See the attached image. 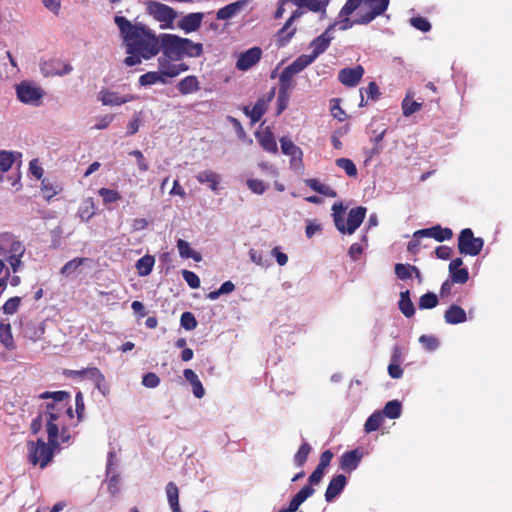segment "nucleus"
I'll return each mask as SVG.
<instances>
[{
	"label": "nucleus",
	"instance_id": "nucleus-1",
	"mask_svg": "<svg viewBox=\"0 0 512 512\" xmlns=\"http://www.w3.org/2000/svg\"><path fill=\"white\" fill-rule=\"evenodd\" d=\"M54 397V403L48 406L46 413V431L48 435V443L39 438L37 441H29L27 444L29 452V461L33 465H39L45 468L54 456V450L59 447V435L63 442H67L70 438L66 427L63 424V417L67 414L73 418V410L69 405L70 394L66 391L44 392L39 398L48 396Z\"/></svg>",
	"mask_w": 512,
	"mask_h": 512
},
{
	"label": "nucleus",
	"instance_id": "nucleus-2",
	"mask_svg": "<svg viewBox=\"0 0 512 512\" xmlns=\"http://www.w3.org/2000/svg\"><path fill=\"white\" fill-rule=\"evenodd\" d=\"M114 22L120 31L128 54L123 60L126 66L139 65L142 59H151L160 52L159 37L146 25L139 22L132 23L120 15L114 17Z\"/></svg>",
	"mask_w": 512,
	"mask_h": 512
},
{
	"label": "nucleus",
	"instance_id": "nucleus-3",
	"mask_svg": "<svg viewBox=\"0 0 512 512\" xmlns=\"http://www.w3.org/2000/svg\"><path fill=\"white\" fill-rule=\"evenodd\" d=\"M332 210L334 211L335 226L341 233L353 234L362 224L366 215L365 207L358 206L356 208H352L348 213L347 221L345 224L341 215V213L344 211L342 203H335L332 207Z\"/></svg>",
	"mask_w": 512,
	"mask_h": 512
},
{
	"label": "nucleus",
	"instance_id": "nucleus-4",
	"mask_svg": "<svg viewBox=\"0 0 512 512\" xmlns=\"http://www.w3.org/2000/svg\"><path fill=\"white\" fill-rule=\"evenodd\" d=\"M159 42L163 56L179 61L185 55V45L189 43V39L173 34H161Z\"/></svg>",
	"mask_w": 512,
	"mask_h": 512
},
{
	"label": "nucleus",
	"instance_id": "nucleus-5",
	"mask_svg": "<svg viewBox=\"0 0 512 512\" xmlns=\"http://www.w3.org/2000/svg\"><path fill=\"white\" fill-rule=\"evenodd\" d=\"M484 241L480 237H475L470 228L461 230L458 237V250L463 255L477 256L480 254Z\"/></svg>",
	"mask_w": 512,
	"mask_h": 512
},
{
	"label": "nucleus",
	"instance_id": "nucleus-6",
	"mask_svg": "<svg viewBox=\"0 0 512 512\" xmlns=\"http://www.w3.org/2000/svg\"><path fill=\"white\" fill-rule=\"evenodd\" d=\"M147 13L155 20L163 23L162 28L169 27L177 14L173 8L157 1H147L145 3Z\"/></svg>",
	"mask_w": 512,
	"mask_h": 512
},
{
	"label": "nucleus",
	"instance_id": "nucleus-7",
	"mask_svg": "<svg viewBox=\"0 0 512 512\" xmlns=\"http://www.w3.org/2000/svg\"><path fill=\"white\" fill-rule=\"evenodd\" d=\"M389 2L390 0H364V3L369 7V10L360 14L359 17L354 20V23L369 24L377 16L382 15L387 10Z\"/></svg>",
	"mask_w": 512,
	"mask_h": 512
},
{
	"label": "nucleus",
	"instance_id": "nucleus-8",
	"mask_svg": "<svg viewBox=\"0 0 512 512\" xmlns=\"http://www.w3.org/2000/svg\"><path fill=\"white\" fill-rule=\"evenodd\" d=\"M262 57V49L260 47H252L239 54L235 67L239 71H247L255 66Z\"/></svg>",
	"mask_w": 512,
	"mask_h": 512
},
{
	"label": "nucleus",
	"instance_id": "nucleus-9",
	"mask_svg": "<svg viewBox=\"0 0 512 512\" xmlns=\"http://www.w3.org/2000/svg\"><path fill=\"white\" fill-rule=\"evenodd\" d=\"M45 332L43 321L39 319L24 318L21 320V333L32 341L39 340Z\"/></svg>",
	"mask_w": 512,
	"mask_h": 512
},
{
	"label": "nucleus",
	"instance_id": "nucleus-10",
	"mask_svg": "<svg viewBox=\"0 0 512 512\" xmlns=\"http://www.w3.org/2000/svg\"><path fill=\"white\" fill-rule=\"evenodd\" d=\"M175 61L163 55L158 58L159 72L163 78H174L189 69L185 63H173Z\"/></svg>",
	"mask_w": 512,
	"mask_h": 512
},
{
	"label": "nucleus",
	"instance_id": "nucleus-11",
	"mask_svg": "<svg viewBox=\"0 0 512 512\" xmlns=\"http://www.w3.org/2000/svg\"><path fill=\"white\" fill-rule=\"evenodd\" d=\"M16 92L19 100L26 104H38L39 100L42 98L41 89L29 82L19 84Z\"/></svg>",
	"mask_w": 512,
	"mask_h": 512
},
{
	"label": "nucleus",
	"instance_id": "nucleus-12",
	"mask_svg": "<svg viewBox=\"0 0 512 512\" xmlns=\"http://www.w3.org/2000/svg\"><path fill=\"white\" fill-rule=\"evenodd\" d=\"M364 75V68L358 65L353 68H343L338 73V80L346 87H355Z\"/></svg>",
	"mask_w": 512,
	"mask_h": 512
},
{
	"label": "nucleus",
	"instance_id": "nucleus-13",
	"mask_svg": "<svg viewBox=\"0 0 512 512\" xmlns=\"http://www.w3.org/2000/svg\"><path fill=\"white\" fill-rule=\"evenodd\" d=\"M334 25H330L321 35L313 39L310 43V47L312 48V54L316 59L323 54L333 39L331 35V31L333 30Z\"/></svg>",
	"mask_w": 512,
	"mask_h": 512
},
{
	"label": "nucleus",
	"instance_id": "nucleus-14",
	"mask_svg": "<svg viewBox=\"0 0 512 512\" xmlns=\"http://www.w3.org/2000/svg\"><path fill=\"white\" fill-rule=\"evenodd\" d=\"M417 235H423L424 238H433L438 242H443L450 240L453 237V232L450 228L435 225L430 228L417 230Z\"/></svg>",
	"mask_w": 512,
	"mask_h": 512
},
{
	"label": "nucleus",
	"instance_id": "nucleus-15",
	"mask_svg": "<svg viewBox=\"0 0 512 512\" xmlns=\"http://www.w3.org/2000/svg\"><path fill=\"white\" fill-rule=\"evenodd\" d=\"M137 97L133 94L120 96L117 92L104 90L100 92V100L104 105L120 106L122 104L136 100Z\"/></svg>",
	"mask_w": 512,
	"mask_h": 512
},
{
	"label": "nucleus",
	"instance_id": "nucleus-16",
	"mask_svg": "<svg viewBox=\"0 0 512 512\" xmlns=\"http://www.w3.org/2000/svg\"><path fill=\"white\" fill-rule=\"evenodd\" d=\"M42 71L45 75H65L72 71V66L57 59H52L42 65Z\"/></svg>",
	"mask_w": 512,
	"mask_h": 512
},
{
	"label": "nucleus",
	"instance_id": "nucleus-17",
	"mask_svg": "<svg viewBox=\"0 0 512 512\" xmlns=\"http://www.w3.org/2000/svg\"><path fill=\"white\" fill-rule=\"evenodd\" d=\"M362 456V453L358 449L343 453L340 458V468L347 472L355 470L358 467Z\"/></svg>",
	"mask_w": 512,
	"mask_h": 512
},
{
	"label": "nucleus",
	"instance_id": "nucleus-18",
	"mask_svg": "<svg viewBox=\"0 0 512 512\" xmlns=\"http://www.w3.org/2000/svg\"><path fill=\"white\" fill-rule=\"evenodd\" d=\"M347 483V479L345 475L339 474L335 477H333L326 489L325 492V499L327 502L333 501L344 489L345 485Z\"/></svg>",
	"mask_w": 512,
	"mask_h": 512
},
{
	"label": "nucleus",
	"instance_id": "nucleus-19",
	"mask_svg": "<svg viewBox=\"0 0 512 512\" xmlns=\"http://www.w3.org/2000/svg\"><path fill=\"white\" fill-rule=\"evenodd\" d=\"M64 374L73 379H89L93 382L102 380L103 373L97 367H87L81 370H65Z\"/></svg>",
	"mask_w": 512,
	"mask_h": 512
},
{
	"label": "nucleus",
	"instance_id": "nucleus-20",
	"mask_svg": "<svg viewBox=\"0 0 512 512\" xmlns=\"http://www.w3.org/2000/svg\"><path fill=\"white\" fill-rule=\"evenodd\" d=\"M203 17L201 12L187 14L179 21L178 26L186 33L194 32L200 28Z\"/></svg>",
	"mask_w": 512,
	"mask_h": 512
},
{
	"label": "nucleus",
	"instance_id": "nucleus-21",
	"mask_svg": "<svg viewBox=\"0 0 512 512\" xmlns=\"http://www.w3.org/2000/svg\"><path fill=\"white\" fill-rule=\"evenodd\" d=\"M249 0H239L233 3H230L217 11V19L219 20H229L238 14L247 4Z\"/></svg>",
	"mask_w": 512,
	"mask_h": 512
},
{
	"label": "nucleus",
	"instance_id": "nucleus-22",
	"mask_svg": "<svg viewBox=\"0 0 512 512\" xmlns=\"http://www.w3.org/2000/svg\"><path fill=\"white\" fill-rule=\"evenodd\" d=\"M256 137L258 139L259 144L266 152L272 154H276L278 152L277 142L271 130L266 129L261 133H257Z\"/></svg>",
	"mask_w": 512,
	"mask_h": 512
},
{
	"label": "nucleus",
	"instance_id": "nucleus-23",
	"mask_svg": "<svg viewBox=\"0 0 512 512\" xmlns=\"http://www.w3.org/2000/svg\"><path fill=\"white\" fill-rule=\"evenodd\" d=\"M445 322L456 325L466 321V312L460 306L453 304L444 313Z\"/></svg>",
	"mask_w": 512,
	"mask_h": 512
},
{
	"label": "nucleus",
	"instance_id": "nucleus-24",
	"mask_svg": "<svg viewBox=\"0 0 512 512\" xmlns=\"http://www.w3.org/2000/svg\"><path fill=\"white\" fill-rule=\"evenodd\" d=\"M266 110L267 103L263 98L258 99L253 108L250 109L249 106H245L243 108V112L245 115L250 117L252 124L259 122L265 114Z\"/></svg>",
	"mask_w": 512,
	"mask_h": 512
},
{
	"label": "nucleus",
	"instance_id": "nucleus-25",
	"mask_svg": "<svg viewBox=\"0 0 512 512\" xmlns=\"http://www.w3.org/2000/svg\"><path fill=\"white\" fill-rule=\"evenodd\" d=\"M177 89L182 95L198 92L200 90V82L194 75H189L180 80Z\"/></svg>",
	"mask_w": 512,
	"mask_h": 512
},
{
	"label": "nucleus",
	"instance_id": "nucleus-26",
	"mask_svg": "<svg viewBox=\"0 0 512 512\" xmlns=\"http://www.w3.org/2000/svg\"><path fill=\"white\" fill-rule=\"evenodd\" d=\"M362 2H364V0H347L346 1L344 6L342 7V9L340 10V14H339L340 17L344 18L343 25H342L341 29H343V30L348 29V28L352 27L353 24H355L354 21L351 22L349 20L348 16L351 15L361 5Z\"/></svg>",
	"mask_w": 512,
	"mask_h": 512
},
{
	"label": "nucleus",
	"instance_id": "nucleus-27",
	"mask_svg": "<svg viewBox=\"0 0 512 512\" xmlns=\"http://www.w3.org/2000/svg\"><path fill=\"white\" fill-rule=\"evenodd\" d=\"M402 112L405 117H409L415 112L421 110L422 103L413 100V92L407 91L402 104Z\"/></svg>",
	"mask_w": 512,
	"mask_h": 512
},
{
	"label": "nucleus",
	"instance_id": "nucleus-28",
	"mask_svg": "<svg viewBox=\"0 0 512 512\" xmlns=\"http://www.w3.org/2000/svg\"><path fill=\"white\" fill-rule=\"evenodd\" d=\"M166 496L172 512H182L179 505V489L172 481L166 485Z\"/></svg>",
	"mask_w": 512,
	"mask_h": 512
},
{
	"label": "nucleus",
	"instance_id": "nucleus-29",
	"mask_svg": "<svg viewBox=\"0 0 512 512\" xmlns=\"http://www.w3.org/2000/svg\"><path fill=\"white\" fill-rule=\"evenodd\" d=\"M305 183L308 187H310L315 192H318L321 195L326 197L335 198L337 197V192L328 185L322 184L318 179L311 178L305 180Z\"/></svg>",
	"mask_w": 512,
	"mask_h": 512
},
{
	"label": "nucleus",
	"instance_id": "nucleus-30",
	"mask_svg": "<svg viewBox=\"0 0 512 512\" xmlns=\"http://www.w3.org/2000/svg\"><path fill=\"white\" fill-rule=\"evenodd\" d=\"M299 8L306 7L312 12H324L329 0H291Z\"/></svg>",
	"mask_w": 512,
	"mask_h": 512
},
{
	"label": "nucleus",
	"instance_id": "nucleus-31",
	"mask_svg": "<svg viewBox=\"0 0 512 512\" xmlns=\"http://www.w3.org/2000/svg\"><path fill=\"white\" fill-rule=\"evenodd\" d=\"M280 144L283 154L291 156L292 159H302V150L298 146H296L292 140H290L287 137H282L280 139Z\"/></svg>",
	"mask_w": 512,
	"mask_h": 512
},
{
	"label": "nucleus",
	"instance_id": "nucleus-32",
	"mask_svg": "<svg viewBox=\"0 0 512 512\" xmlns=\"http://www.w3.org/2000/svg\"><path fill=\"white\" fill-rule=\"evenodd\" d=\"M398 304L400 311L405 317L410 318L415 314V307L410 298L409 290L400 292V300Z\"/></svg>",
	"mask_w": 512,
	"mask_h": 512
},
{
	"label": "nucleus",
	"instance_id": "nucleus-33",
	"mask_svg": "<svg viewBox=\"0 0 512 512\" xmlns=\"http://www.w3.org/2000/svg\"><path fill=\"white\" fill-rule=\"evenodd\" d=\"M296 73L288 66L283 69L279 76V92L290 93L293 88V78Z\"/></svg>",
	"mask_w": 512,
	"mask_h": 512
},
{
	"label": "nucleus",
	"instance_id": "nucleus-34",
	"mask_svg": "<svg viewBox=\"0 0 512 512\" xmlns=\"http://www.w3.org/2000/svg\"><path fill=\"white\" fill-rule=\"evenodd\" d=\"M196 180L201 184L207 183L210 189L215 191L217 190L220 177L211 170H204L196 175Z\"/></svg>",
	"mask_w": 512,
	"mask_h": 512
},
{
	"label": "nucleus",
	"instance_id": "nucleus-35",
	"mask_svg": "<svg viewBox=\"0 0 512 512\" xmlns=\"http://www.w3.org/2000/svg\"><path fill=\"white\" fill-rule=\"evenodd\" d=\"M0 342L8 350L15 348L11 325L9 322H0Z\"/></svg>",
	"mask_w": 512,
	"mask_h": 512
},
{
	"label": "nucleus",
	"instance_id": "nucleus-36",
	"mask_svg": "<svg viewBox=\"0 0 512 512\" xmlns=\"http://www.w3.org/2000/svg\"><path fill=\"white\" fill-rule=\"evenodd\" d=\"M316 58L312 54H302L297 57L288 67L296 74L302 72L306 67L312 64Z\"/></svg>",
	"mask_w": 512,
	"mask_h": 512
},
{
	"label": "nucleus",
	"instance_id": "nucleus-37",
	"mask_svg": "<svg viewBox=\"0 0 512 512\" xmlns=\"http://www.w3.org/2000/svg\"><path fill=\"white\" fill-rule=\"evenodd\" d=\"M41 191L44 198L50 201L54 196L62 191V186L52 183L48 178H44L41 181Z\"/></svg>",
	"mask_w": 512,
	"mask_h": 512
},
{
	"label": "nucleus",
	"instance_id": "nucleus-38",
	"mask_svg": "<svg viewBox=\"0 0 512 512\" xmlns=\"http://www.w3.org/2000/svg\"><path fill=\"white\" fill-rule=\"evenodd\" d=\"M177 248L180 256L184 259L192 258L197 262L201 261L202 259L201 255L198 252H195L191 249L189 243L186 240L179 239L177 241Z\"/></svg>",
	"mask_w": 512,
	"mask_h": 512
},
{
	"label": "nucleus",
	"instance_id": "nucleus-39",
	"mask_svg": "<svg viewBox=\"0 0 512 512\" xmlns=\"http://www.w3.org/2000/svg\"><path fill=\"white\" fill-rule=\"evenodd\" d=\"M384 422V416L381 411H375L371 414L364 424V430L366 433H370L379 429Z\"/></svg>",
	"mask_w": 512,
	"mask_h": 512
},
{
	"label": "nucleus",
	"instance_id": "nucleus-40",
	"mask_svg": "<svg viewBox=\"0 0 512 512\" xmlns=\"http://www.w3.org/2000/svg\"><path fill=\"white\" fill-rule=\"evenodd\" d=\"M155 259L151 255H145L136 262V268L140 276H147L151 273Z\"/></svg>",
	"mask_w": 512,
	"mask_h": 512
},
{
	"label": "nucleus",
	"instance_id": "nucleus-41",
	"mask_svg": "<svg viewBox=\"0 0 512 512\" xmlns=\"http://www.w3.org/2000/svg\"><path fill=\"white\" fill-rule=\"evenodd\" d=\"M95 214V205L92 198L85 199L78 209V216L82 221H88Z\"/></svg>",
	"mask_w": 512,
	"mask_h": 512
},
{
	"label": "nucleus",
	"instance_id": "nucleus-42",
	"mask_svg": "<svg viewBox=\"0 0 512 512\" xmlns=\"http://www.w3.org/2000/svg\"><path fill=\"white\" fill-rule=\"evenodd\" d=\"M165 84L167 80L163 78V75L159 71H150L139 77V84L141 86L153 85L156 83Z\"/></svg>",
	"mask_w": 512,
	"mask_h": 512
},
{
	"label": "nucleus",
	"instance_id": "nucleus-43",
	"mask_svg": "<svg viewBox=\"0 0 512 512\" xmlns=\"http://www.w3.org/2000/svg\"><path fill=\"white\" fill-rule=\"evenodd\" d=\"M381 412L384 417H388L390 419L399 418L402 412L401 403L398 400H391L385 404Z\"/></svg>",
	"mask_w": 512,
	"mask_h": 512
},
{
	"label": "nucleus",
	"instance_id": "nucleus-44",
	"mask_svg": "<svg viewBox=\"0 0 512 512\" xmlns=\"http://www.w3.org/2000/svg\"><path fill=\"white\" fill-rule=\"evenodd\" d=\"M45 399H51L50 402L46 403L45 409L43 412H40L39 415L32 421L31 423V431L33 434H37L40 432L43 426V422L46 423V413L48 411V406L54 403V397L48 396Z\"/></svg>",
	"mask_w": 512,
	"mask_h": 512
},
{
	"label": "nucleus",
	"instance_id": "nucleus-45",
	"mask_svg": "<svg viewBox=\"0 0 512 512\" xmlns=\"http://www.w3.org/2000/svg\"><path fill=\"white\" fill-rule=\"evenodd\" d=\"M296 33V28H291V26H287V22L284 26L277 32V45L279 47L285 46Z\"/></svg>",
	"mask_w": 512,
	"mask_h": 512
},
{
	"label": "nucleus",
	"instance_id": "nucleus-46",
	"mask_svg": "<svg viewBox=\"0 0 512 512\" xmlns=\"http://www.w3.org/2000/svg\"><path fill=\"white\" fill-rule=\"evenodd\" d=\"M311 452V446L308 442H303L299 447L298 451L294 455V463L297 467H302Z\"/></svg>",
	"mask_w": 512,
	"mask_h": 512
},
{
	"label": "nucleus",
	"instance_id": "nucleus-47",
	"mask_svg": "<svg viewBox=\"0 0 512 512\" xmlns=\"http://www.w3.org/2000/svg\"><path fill=\"white\" fill-rule=\"evenodd\" d=\"M335 163L339 168L343 169L349 177L354 178L358 175L357 167L351 159L338 158Z\"/></svg>",
	"mask_w": 512,
	"mask_h": 512
},
{
	"label": "nucleus",
	"instance_id": "nucleus-48",
	"mask_svg": "<svg viewBox=\"0 0 512 512\" xmlns=\"http://www.w3.org/2000/svg\"><path fill=\"white\" fill-rule=\"evenodd\" d=\"M438 297L433 292H427L423 294L419 299L420 309H432L438 305Z\"/></svg>",
	"mask_w": 512,
	"mask_h": 512
},
{
	"label": "nucleus",
	"instance_id": "nucleus-49",
	"mask_svg": "<svg viewBox=\"0 0 512 512\" xmlns=\"http://www.w3.org/2000/svg\"><path fill=\"white\" fill-rule=\"evenodd\" d=\"M85 261L86 258L76 257L70 261H68L60 270V273L63 275H70L74 273Z\"/></svg>",
	"mask_w": 512,
	"mask_h": 512
},
{
	"label": "nucleus",
	"instance_id": "nucleus-50",
	"mask_svg": "<svg viewBox=\"0 0 512 512\" xmlns=\"http://www.w3.org/2000/svg\"><path fill=\"white\" fill-rule=\"evenodd\" d=\"M98 193L102 197L105 204L113 203L121 199V195L117 190L101 188L99 189Z\"/></svg>",
	"mask_w": 512,
	"mask_h": 512
},
{
	"label": "nucleus",
	"instance_id": "nucleus-51",
	"mask_svg": "<svg viewBox=\"0 0 512 512\" xmlns=\"http://www.w3.org/2000/svg\"><path fill=\"white\" fill-rule=\"evenodd\" d=\"M412 265L397 263L394 271L395 275L400 280H407L412 277Z\"/></svg>",
	"mask_w": 512,
	"mask_h": 512
},
{
	"label": "nucleus",
	"instance_id": "nucleus-52",
	"mask_svg": "<svg viewBox=\"0 0 512 512\" xmlns=\"http://www.w3.org/2000/svg\"><path fill=\"white\" fill-rule=\"evenodd\" d=\"M450 280L454 283L464 284L469 279V272L466 268H460L453 271H449Z\"/></svg>",
	"mask_w": 512,
	"mask_h": 512
},
{
	"label": "nucleus",
	"instance_id": "nucleus-53",
	"mask_svg": "<svg viewBox=\"0 0 512 512\" xmlns=\"http://www.w3.org/2000/svg\"><path fill=\"white\" fill-rule=\"evenodd\" d=\"M14 161L15 159L12 152L2 151L0 153V171H8L12 167Z\"/></svg>",
	"mask_w": 512,
	"mask_h": 512
},
{
	"label": "nucleus",
	"instance_id": "nucleus-54",
	"mask_svg": "<svg viewBox=\"0 0 512 512\" xmlns=\"http://www.w3.org/2000/svg\"><path fill=\"white\" fill-rule=\"evenodd\" d=\"M181 326L186 330H193L197 327V320L193 313L184 312L180 318Z\"/></svg>",
	"mask_w": 512,
	"mask_h": 512
},
{
	"label": "nucleus",
	"instance_id": "nucleus-55",
	"mask_svg": "<svg viewBox=\"0 0 512 512\" xmlns=\"http://www.w3.org/2000/svg\"><path fill=\"white\" fill-rule=\"evenodd\" d=\"M182 276L190 288L197 289L200 287V278L196 273L189 270H182Z\"/></svg>",
	"mask_w": 512,
	"mask_h": 512
},
{
	"label": "nucleus",
	"instance_id": "nucleus-56",
	"mask_svg": "<svg viewBox=\"0 0 512 512\" xmlns=\"http://www.w3.org/2000/svg\"><path fill=\"white\" fill-rule=\"evenodd\" d=\"M203 53V46L201 43H194L189 39V43L185 45V55L190 57H199Z\"/></svg>",
	"mask_w": 512,
	"mask_h": 512
},
{
	"label": "nucleus",
	"instance_id": "nucleus-57",
	"mask_svg": "<svg viewBox=\"0 0 512 512\" xmlns=\"http://www.w3.org/2000/svg\"><path fill=\"white\" fill-rule=\"evenodd\" d=\"M315 490L310 485H305L303 488H301L294 496L293 499H295L298 503L302 504L306 501L307 498L312 496L314 494Z\"/></svg>",
	"mask_w": 512,
	"mask_h": 512
},
{
	"label": "nucleus",
	"instance_id": "nucleus-58",
	"mask_svg": "<svg viewBox=\"0 0 512 512\" xmlns=\"http://www.w3.org/2000/svg\"><path fill=\"white\" fill-rule=\"evenodd\" d=\"M315 490L310 485H305L303 488H301L294 496L293 499H295L298 503L302 504L306 501L307 498L312 496L314 494Z\"/></svg>",
	"mask_w": 512,
	"mask_h": 512
},
{
	"label": "nucleus",
	"instance_id": "nucleus-59",
	"mask_svg": "<svg viewBox=\"0 0 512 512\" xmlns=\"http://www.w3.org/2000/svg\"><path fill=\"white\" fill-rule=\"evenodd\" d=\"M21 303L20 297H11L3 305V312L5 314H14Z\"/></svg>",
	"mask_w": 512,
	"mask_h": 512
},
{
	"label": "nucleus",
	"instance_id": "nucleus-60",
	"mask_svg": "<svg viewBox=\"0 0 512 512\" xmlns=\"http://www.w3.org/2000/svg\"><path fill=\"white\" fill-rule=\"evenodd\" d=\"M410 22L413 27L422 32H428L431 29L430 22L424 17H413Z\"/></svg>",
	"mask_w": 512,
	"mask_h": 512
},
{
	"label": "nucleus",
	"instance_id": "nucleus-61",
	"mask_svg": "<svg viewBox=\"0 0 512 512\" xmlns=\"http://www.w3.org/2000/svg\"><path fill=\"white\" fill-rule=\"evenodd\" d=\"M142 384L147 388H156L160 384V378L154 372H148L143 376Z\"/></svg>",
	"mask_w": 512,
	"mask_h": 512
},
{
	"label": "nucleus",
	"instance_id": "nucleus-62",
	"mask_svg": "<svg viewBox=\"0 0 512 512\" xmlns=\"http://www.w3.org/2000/svg\"><path fill=\"white\" fill-rule=\"evenodd\" d=\"M247 186L253 193L259 195L263 194L267 188L265 183L262 180L258 179H248Z\"/></svg>",
	"mask_w": 512,
	"mask_h": 512
},
{
	"label": "nucleus",
	"instance_id": "nucleus-63",
	"mask_svg": "<svg viewBox=\"0 0 512 512\" xmlns=\"http://www.w3.org/2000/svg\"><path fill=\"white\" fill-rule=\"evenodd\" d=\"M419 342L429 351L435 350L439 345L437 338L428 335L420 336Z\"/></svg>",
	"mask_w": 512,
	"mask_h": 512
},
{
	"label": "nucleus",
	"instance_id": "nucleus-64",
	"mask_svg": "<svg viewBox=\"0 0 512 512\" xmlns=\"http://www.w3.org/2000/svg\"><path fill=\"white\" fill-rule=\"evenodd\" d=\"M129 154L136 158L138 169L141 172H146L149 169L148 162L140 150H133Z\"/></svg>",
	"mask_w": 512,
	"mask_h": 512
}]
</instances>
